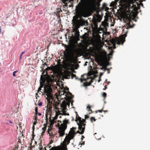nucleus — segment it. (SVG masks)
<instances>
[{
  "instance_id": "6e6552de",
  "label": "nucleus",
  "mask_w": 150,
  "mask_h": 150,
  "mask_svg": "<svg viewBox=\"0 0 150 150\" xmlns=\"http://www.w3.org/2000/svg\"><path fill=\"white\" fill-rule=\"evenodd\" d=\"M125 41V39H124V40H122L119 38H117L115 40L112 41V43L114 46L115 45L116 43L118 45H120L121 44L123 45Z\"/></svg>"
},
{
  "instance_id": "473e14b6",
  "label": "nucleus",
  "mask_w": 150,
  "mask_h": 150,
  "mask_svg": "<svg viewBox=\"0 0 150 150\" xmlns=\"http://www.w3.org/2000/svg\"><path fill=\"white\" fill-rule=\"evenodd\" d=\"M25 52V51L22 52L21 54L20 55L22 56V55Z\"/></svg>"
},
{
  "instance_id": "1a4fd4ad",
  "label": "nucleus",
  "mask_w": 150,
  "mask_h": 150,
  "mask_svg": "<svg viewBox=\"0 0 150 150\" xmlns=\"http://www.w3.org/2000/svg\"><path fill=\"white\" fill-rule=\"evenodd\" d=\"M126 25L127 26V27L126 28V29L127 30L128 29L130 28H132L133 27V26H132L131 25L130 23L128 22L126 24ZM125 29H124L122 30V32L123 33H125V34H124L123 35H124V37L125 38L127 36V34L128 32V30H127L125 32Z\"/></svg>"
},
{
  "instance_id": "8fccbe9b",
  "label": "nucleus",
  "mask_w": 150,
  "mask_h": 150,
  "mask_svg": "<svg viewBox=\"0 0 150 150\" xmlns=\"http://www.w3.org/2000/svg\"><path fill=\"white\" fill-rule=\"evenodd\" d=\"M38 90H41V88H38Z\"/></svg>"
},
{
  "instance_id": "f257e3e1",
  "label": "nucleus",
  "mask_w": 150,
  "mask_h": 150,
  "mask_svg": "<svg viewBox=\"0 0 150 150\" xmlns=\"http://www.w3.org/2000/svg\"><path fill=\"white\" fill-rule=\"evenodd\" d=\"M101 1L99 0V3ZM97 3V0H83L76 6V12L82 17H88L90 11L96 7Z\"/></svg>"
},
{
  "instance_id": "dca6fc26",
  "label": "nucleus",
  "mask_w": 150,
  "mask_h": 150,
  "mask_svg": "<svg viewBox=\"0 0 150 150\" xmlns=\"http://www.w3.org/2000/svg\"><path fill=\"white\" fill-rule=\"evenodd\" d=\"M18 71L17 70H16V71H14L13 72V76H14V77H15L16 76V73Z\"/></svg>"
},
{
  "instance_id": "bf43d9fd",
  "label": "nucleus",
  "mask_w": 150,
  "mask_h": 150,
  "mask_svg": "<svg viewBox=\"0 0 150 150\" xmlns=\"http://www.w3.org/2000/svg\"><path fill=\"white\" fill-rule=\"evenodd\" d=\"M72 145H73V144H73V143H72Z\"/></svg>"
},
{
  "instance_id": "6ab92c4d",
  "label": "nucleus",
  "mask_w": 150,
  "mask_h": 150,
  "mask_svg": "<svg viewBox=\"0 0 150 150\" xmlns=\"http://www.w3.org/2000/svg\"><path fill=\"white\" fill-rule=\"evenodd\" d=\"M106 93L105 92H104L103 94H102V96L104 98H105L106 96Z\"/></svg>"
},
{
  "instance_id": "49530a36",
  "label": "nucleus",
  "mask_w": 150,
  "mask_h": 150,
  "mask_svg": "<svg viewBox=\"0 0 150 150\" xmlns=\"http://www.w3.org/2000/svg\"><path fill=\"white\" fill-rule=\"evenodd\" d=\"M83 86H86L84 83H83Z\"/></svg>"
},
{
  "instance_id": "9b49d317",
  "label": "nucleus",
  "mask_w": 150,
  "mask_h": 150,
  "mask_svg": "<svg viewBox=\"0 0 150 150\" xmlns=\"http://www.w3.org/2000/svg\"><path fill=\"white\" fill-rule=\"evenodd\" d=\"M67 109V105H65L64 106L62 110V111L64 115H69V114L68 113L66 112Z\"/></svg>"
},
{
  "instance_id": "a211bd4d",
  "label": "nucleus",
  "mask_w": 150,
  "mask_h": 150,
  "mask_svg": "<svg viewBox=\"0 0 150 150\" xmlns=\"http://www.w3.org/2000/svg\"><path fill=\"white\" fill-rule=\"evenodd\" d=\"M35 114L37 115L38 113V109L37 107H36L35 109Z\"/></svg>"
},
{
  "instance_id": "f704fd0d",
  "label": "nucleus",
  "mask_w": 150,
  "mask_h": 150,
  "mask_svg": "<svg viewBox=\"0 0 150 150\" xmlns=\"http://www.w3.org/2000/svg\"><path fill=\"white\" fill-rule=\"evenodd\" d=\"M85 144L84 142H82L81 143V145H83Z\"/></svg>"
},
{
  "instance_id": "864d4df0",
  "label": "nucleus",
  "mask_w": 150,
  "mask_h": 150,
  "mask_svg": "<svg viewBox=\"0 0 150 150\" xmlns=\"http://www.w3.org/2000/svg\"><path fill=\"white\" fill-rule=\"evenodd\" d=\"M100 21V20H99L98 21V22H99Z\"/></svg>"
},
{
  "instance_id": "09e8293b",
  "label": "nucleus",
  "mask_w": 150,
  "mask_h": 150,
  "mask_svg": "<svg viewBox=\"0 0 150 150\" xmlns=\"http://www.w3.org/2000/svg\"><path fill=\"white\" fill-rule=\"evenodd\" d=\"M74 120V118L72 117V118L71 121H73Z\"/></svg>"
},
{
  "instance_id": "58836bf2",
  "label": "nucleus",
  "mask_w": 150,
  "mask_h": 150,
  "mask_svg": "<svg viewBox=\"0 0 150 150\" xmlns=\"http://www.w3.org/2000/svg\"><path fill=\"white\" fill-rule=\"evenodd\" d=\"M38 114V115L39 116H41V113L40 112H39Z\"/></svg>"
},
{
  "instance_id": "393cba45",
  "label": "nucleus",
  "mask_w": 150,
  "mask_h": 150,
  "mask_svg": "<svg viewBox=\"0 0 150 150\" xmlns=\"http://www.w3.org/2000/svg\"><path fill=\"white\" fill-rule=\"evenodd\" d=\"M42 105V102H40L38 104V105L39 106H41Z\"/></svg>"
},
{
  "instance_id": "c756f323",
  "label": "nucleus",
  "mask_w": 150,
  "mask_h": 150,
  "mask_svg": "<svg viewBox=\"0 0 150 150\" xmlns=\"http://www.w3.org/2000/svg\"><path fill=\"white\" fill-rule=\"evenodd\" d=\"M48 112H46V114H45V116H46V118H47V116H48Z\"/></svg>"
},
{
  "instance_id": "13d9d810",
  "label": "nucleus",
  "mask_w": 150,
  "mask_h": 150,
  "mask_svg": "<svg viewBox=\"0 0 150 150\" xmlns=\"http://www.w3.org/2000/svg\"><path fill=\"white\" fill-rule=\"evenodd\" d=\"M116 48V47L115 46L114 47V48Z\"/></svg>"
},
{
  "instance_id": "aec40b11",
  "label": "nucleus",
  "mask_w": 150,
  "mask_h": 150,
  "mask_svg": "<svg viewBox=\"0 0 150 150\" xmlns=\"http://www.w3.org/2000/svg\"><path fill=\"white\" fill-rule=\"evenodd\" d=\"M62 93H61V95H64V94H65V96L64 98H66L67 97V93L66 92H63Z\"/></svg>"
},
{
  "instance_id": "f8f14e48",
  "label": "nucleus",
  "mask_w": 150,
  "mask_h": 150,
  "mask_svg": "<svg viewBox=\"0 0 150 150\" xmlns=\"http://www.w3.org/2000/svg\"><path fill=\"white\" fill-rule=\"evenodd\" d=\"M86 122V119H82V121H81L79 123H77V124L78 125H82V124H86L85 123Z\"/></svg>"
},
{
  "instance_id": "3c124183",
  "label": "nucleus",
  "mask_w": 150,
  "mask_h": 150,
  "mask_svg": "<svg viewBox=\"0 0 150 150\" xmlns=\"http://www.w3.org/2000/svg\"><path fill=\"white\" fill-rule=\"evenodd\" d=\"M106 81H107V79H105V82H106Z\"/></svg>"
},
{
  "instance_id": "6e6d98bb",
  "label": "nucleus",
  "mask_w": 150,
  "mask_h": 150,
  "mask_svg": "<svg viewBox=\"0 0 150 150\" xmlns=\"http://www.w3.org/2000/svg\"><path fill=\"white\" fill-rule=\"evenodd\" d=\"M106 69H104V71H105V70Z\"/></svg>"
},
{
  "instance_id": "2eb2a0df",
  "label": "nucleus",
  "mask_w": 150,
  "mask_h": 150,
  "mask_svg": "<svg viewBox=\"0 0 150 150\" xmlns=\"http://www.w3.org/2000/svg\"><path fill=\"white\" fill-rule=\"evenodd\" d=\"M98 64L99 65H100V66L101 67H103V64L102 63H100L99 62V61H98V60L96 61Z\"/></svg>"
},
{
  "instance_id": "f03ea898",
  "label": "nucleus",
  "mask_w": 150,
  "mask_h": 150,
  "mask_svg": "<svg viewBox=\"0 0 150 150\" xmlns=\"http://www.w3.org/2000/svg\"><path fill=\"white\" fill-rule=\"evenodd\" d=\"M146 0H127V3L129 8L135 10L138 8V6L140 5L143 7V4L142 3L143 1Z\"/></svg>"
},
{
  "instance_id": "423d86ee",
  "label": "nucleus",
  "mask_w": 150,
  "mask_h": 150,
  "mask_svg": "<svg viewBox=\"0 0 150 150\" xmlns=\"http://www.w3.org/2000/svg\"><path fill=\"white\" fill-rule=\"evenodd\" d=\"M70 76L71 77V79H72L73 77H75L76 79H78V77L76 75L72 73L71 72L69 71H67L65 72L63 75V77L65 79H68L70 78Z\"/></svg>"
},
{
  "instance_id": "cd10ccee",
  "label": "nucleus",
  "mask_w": 150,
  "mask_h": 150,
  "mask_svg": "<svg viewBox=\"0 0 150 150\" xmlns=\"http://www.w3.org/2000/svg\"><path fill=\"white\" fill-rule=\"evenodd\" d=\"M36 123H37L36 121H35V122H34L33 123V124L34 125H36ZM34 126H33V128H34Z\"/></svg>"
},
{
  "instance_id": "5701e85b",
  "label": "nucleus",
  "mask_w": 150,
  "mask_h": 150,
  "mask_svg": "<svg viewBox=\"0 0 150 150\" xmlns=\"http://www.w3.org/2000/svg\"><path fill=\"white\" fill-rule=\"evenodd\" d=\"M75 113H76V117H78L81 120V117H80L78 115L77 112H75Z\"/></svg>"
},
{
  "instance_id": "0eeeda50",
  "label": "nucleus",
  "mask_w": 150,
  "mask_h": 150,
  "mask_svg": "<svg viewBox=\"0 0 150 150\" xmlns=\"http://www.w3.org/2000/svg\"><path fill=\"white\" fill-rule=\"evenodd\" d=\"M71 133L70 134H68L65 137L64 142L67 143V144H69L70 143L71 140L73 139L75 135L72 131H71Z\"/></svg>"
},
{
  "instance_id": "4be33fe9",
  "label": "nucleus",
  "mask_w": 150,
  "mask_h": 150,
  "mask_svg": "<svg viewBox=\"0 0 150 150\" xmlns=\"http://www.w3.org/2000/svg\"><path fill=\"white\" fill-rule=\"evenodd\" d=\"M104 111V110H98V111H96V113H97V112H102V111Z\"/></svg>"
},
{
  "instance_id": "37998d69",
  "label": "nucleus",
  "mask_w": 150,
  "mask_h": 150,
  "mask_svg": "<svg viewBox=\"0 0 150 150\" xmlns=\"http://www.w3.org/2000/svg\"><path fill=\"white\" fill-rule=\"evenodd\" d=\"M84 138V136H83V135H82V137H81V139L82 140H83V138Z\"/></svg>"
},
{
  "instance_id": "0e129e2a",
  "label": "nucleus",
  "mask_w": 150,
  "mask_h": 150,
  "mask_svg": "<svg viewBox=\"0 0 150 150\" xmlns=\"http://www.w3.org/2000/svg\"><path fill=\"white\" fill-rule=\"evenodd\" d=\"M86 63H85V65H86Z\"/></svg>"
},
{
  "instance_id": "e2e57ef3",
  "label": "nucleus",
  "mask_w": 150,
  "mask_h": 150,
  "mask_svg": "<svg viewBox=\"0 0 150 150\" xmlns=\"http://www.w3.org/2000/svg\"><path fill=\"white\" fill-rule=\"evenodd\" d=\"M86 63H85V65H86Z\"/></svg>"
},
{
  "instance_id": "a18cd8bd",
  "label": "nucleus",
  "mask_w": 150,
  "mask_h": 150,
  "mask_svg": "<svg viewBox=\"0 0 150 150\" xmlns=\"http://www.w3.org/2000/svg\"><path fill=\"white\" fill-rule=\"evenodd\" d=\"M71 6H72L71 5H69V7H71Z\"/></svg>"
},
{
  "instance_id": "e433bc0d",
  "label": "nucleus",
  "mask_w": 150,
  "mask_h": 150,
  "mask_svg": "<svg viewBox=\"0 0 150 150\" xmlns=\"http://www.w3.org/2000/svg\"><path fill=\"white\" fill-rule=\"evenodd\" d=\"M107 88V86H105V88L103 89V90H105Z\"/></svg>"
},
{
  "instance_id": "2f4dec72",
  "label": "nucleus",
  "mask_w": 150,
  "mask_h": 150,
  "mask_svg": "<svg viewBox=\"0 0 150 150\" xmlns=\"http://www.w3.org/2000/svg\"><path fill=\"white\" fill-rule=\"evenodd\" d=\"M78 79L79 80H80V81H81V83H82V82H83V80H82V79Z\"/></svg>"
},
{
  "instance_id": "c03bdc74",
  "label": "nucleus",
  "mask_w": 150,
  "mask_h": 150,
  "mask_svg": "<svg viewBox=\"0 0 150 150\" xmlns=\"http://www.w3.org/2000/svg\"><path fill=\"white\" fill-rule=\"evenodd\" d=\"M100 69H101V70H103V69H104V68H103V67H100Z\"/></svg>"
},
{
  "instance_id": "c9c22d12",
  "label": "nucleus",
  "mask_w": 150,
  "mask_h": 150,
  "mask_svg": "<svg viewBox=\"0 0 150 150\" xmlns=\"http://www.w3.org/2000/svg\"><path fill=\"white\" fill-rule=\"evenodd\" d=\"M8 122L10 123H12V121L10 120H8Z\"/></svg>"
},
{
  "instance_id": "7ed1b4c3",
  "label": "nucleus",
  "mask_w": 150,
  "mask_h": 150,
  "mask_svg": "<svg viewBox=\"0 0 150 150\" xmlns=\"http://www.w3.org/2000/svg\"><path fill=\"white\" fill-rule=\"evenodd\" d=\"M69 122L68 120L66 119L63 120V123L61 124L60 129H59L58 133H59V137H62L65 134V130L66 129L67 127V124H69Z\"/></svg>"
},
{
  "instance_id": "a878e982",
  "label": "nucleus",
  "mask_w": 150,
  "mask_h": 150,
  "mask_svg": "<svg viewBox=\"0 0 150 150\" xmlns=\"http://www.w3.org/2000/svg\"><path fill=\"white\" fill-rule=\"evenodd\" d=\"M85 119H87V118L89 117V116H88L87 115H85Z\"/></svg>"
},
{
  "instance_id": "680f3d73",
  "label": "nucleus",
  "mask_w": 150,
  "mask_h": 150,
  "mask_svg": "<svg viewBox=\"0 0 150 150\" xmlns=\"http://www.w3.org/2000/svg\"><path fill=\"white\" fill-rule=\"evenodd\" d=\"M59 122H60V121H59Z\"/></svg>"
},
{
  "instance_id": "4d7b16f0",
  "label": "nucleus",
  "mask_w": 150,
  "mask_h": 150,
  "mask_svg": "<svg viewBox=\"0 0 150 150\" xmlns=\"http://www.w3.org/2000/svg\"><path fill=\"white\" fill-rule=\"evenodd\" d=\"M59 118H61V116H59Z\"/></svg>"
},
{
  "instance_id": "412c9836",
  "label": "nucleus",
  "mask_w": 150,
  "mask_h": 150,
  "mask_svg": "<svg viewBox=\"0 0 150 150\" xmlns=\"http://www.w3.org/2000/svg\"><path fill=\"white\" fill-rule=\"evenodd\" d=\"M69 93L70 95L71 96L70 97V98L71 99H72L74 97V96L73 95H72V93H71L69 92Z\"/></svg>"
},
{
  "instance_id": "4c0bfd02",
  "label": "nucleus",
  "mask_w": 150,
  "mask_h": 150,
  "mask_svg": "<svg viewBox=\"0 0 150 150\" xmlns=\"http://www.w3.org/2000/svg\"><path fill=\"white\" fill-rule=\"evenodd\" d=\"M101 81V79H100V78H99V79L98 80V82H100V81Z\"/></svg>"
},
{
  "instance_id": "f3484780",
  "label": "nucleus",
  "mask_w": 150,
  "mask_h": 150,
  "mask_svg": "<svg viewBox=\"0 0 150 150\" xmlns=\"http://www.w3.org/2000/svg\"><path fill=\"white\" fill-rule=\"evenodd\" d=\"M93 120L94 121L96 120V119L94 117H91L90 118V120L91 122H93Z\"/></svg>"
},
{
  "instance_id": "de8ad7c7",
  "label": "nucleus",
  "mask_w": 150,
  "mask_h": 150,
  "mask_svg": "<svg viewBox=\"0 0 150 150\" xmlns=\"http://www.w3.org/2000/svg\"><path fill=\"white\" fill-rule=\"evenodd\" d=\"M108 69V74H109L110 73V71H109V69Z\"/></svg>"
},
{
  "instance_id": "72a5a7b5",
  "label": "nucleus",
  "mask_w": 150,
  "mask_h": 150,
  "mask_svg": "<svg viewBox=\"0 0 150 150\" xmlns=\"http://www.w3.org/2000/svg\"><path fill=\"white\" fill-rule=\"evenodd\" d=\"M21 59H22V56L20 55V57H19L20 61Z\"/></svg>"
},
{
  "instance_id": "5fc2aeb1",
  "label": "nucleus",
  "mask_w": 150,
  "mask_h": 150,
  "mask_svg": "<svg viewBox=\"0 0 150 150\" xmlns=\"http://www.w3.org/2000/svg\"><path fill=\"white\" fill-rule=\"evenodd\" d=\"M108 82V84H109V83H110V82L109 81Z\"/></svg>"
},
{
  "instance_id": "a19ab883",
  "label": "nucleus",
  "mask_w": 150,
  "mask_h": 150,
  "mask_svg": "<svg viewBox=\"0 0 150 150\" xmlns=\"http://www.w3.org/2000/svg\"><path fill=\"white\" fill-rule=\"evenodd\" d=\"M65 105H70V103H68V104H66L64 105V106H63V108L64 107V106Z\"/></svg>"
},
{
  "instance_id": "c85d7f7f",
  "label": "nucleus",
  "mask_w": 150,
  "mask_h": 150,
  "mask_svg": "<svg viewBox=\"0 0 150 150\" xmlns=\"http://www.w3.org/2000/svg\"><path fill=\"white\" fill-rule=\"evenodd\" d=\"M94 25H95V26L96 27H98V23H95Z\"/></svg>"
},
{
  "instance_id": "052dcab7",
  "label": "nucleus",
  "mask_w": 150,
  "mask_h": 150,
  "mask_svg": "<svg viewBox=\"0 0 150 150\" xmlns=\"http://www.w3.org/2000/svg\"><path fill=\"white\" fill-rule=\"evenodd\" d=\"M96 133H95V134H94V135H95V134H96Z\"/></svg>"
},
{
  "instance_id": "ddd939ff",
  "label": "nucleus",
  "mask_w": 150,
  "mask_h": 150,
  "mask_svg": "<svg viewBox=\"0 0 150 150\" xmlns=\"http://www.w3.org/2000/svg\"><path fill=\"white\" fill-rule=\"evenodd\" d=\"M67 6H68V5L67 4H66L64 5L63 6V10L64 11L66 10V9L68 8Z\"/></svg>"
},
{
  "instance_id": "39448f33",
  "label": "nucleus",
  "mask_w": 150,
  "mask_h": 150,
  "mask_svg": "<svg viewBox=\"0 0 150 150\" xmlns=\"http://www.w3.org/2000/svg\"><path fill=\"white\" fill-rule=\"evenodd\" d=\"M80 48L79 45L78 43L76 45H74L73 46V48L72 50V53L73 56H76L78 57L80 52Z\"/></svg>"
},
{
  "instance_id": "9d476101",
  "label": "nucleus",
  "mask_w": 150,
  "mask_h": 150,
  "mask_svg": "<svg viewBox=\"0 0 150 150\" xmlns=\"http://www.w3.org/2000/svg\"><path fill=\"white\" fill-rule=\"evenodd\" d=\"M58 115H57L56 114L55 116L54 117H52L53 118V119L52 120L51 119V117L50 116V121L51 123H54V121L55 120H56L57 118Z\"/></svg>"
},
{
  "instance_id": "b1692460",
  "label": "nucleus",
  "mask_w": 150,
  "mask_h": 150,
  "mask_svg": "<svg viewBox=\"0 0 150 150\" xmlns=\"http://www.w3.org/2000/svg\"><path fill=\"white\" fill-rule=\"evenodd\" d=\"M104 73L100 72V74L99 78H100L103 75Z\"/></svg>"
},
{
  "instance_id": "603ef678",
  "label": "nucleus",
  "mask_w": 150,
  "mask_h": 150,
  "mask_svg": "<svg viewBox=\"0 0 150 150\" xmlns=\"http://www.w3.org/2000/svg\"><path fill=\"white\" fill-rule=\"evenodd\" d=\"M71 105H73L72 103V102H71Z\"/></svg>"
},
{
  "instance_id": "ea45409f",
  "label": "nucleus",
  "mask_w": 150,
  "mask_h": 150,
  "mask_svg": "<svg viewBox=\"0 0 150 150\" xmlns=\"http://www.w3.org/2000/svg\"><path fill=\"white\" fill-rule=\"evenodd\" d=\"M35 136V135H34V136H33V137H32V140H34V137Z\"/></svg>"
},
{
  "instance_id": "79ce46f5",
  "label": "nucleus",
  "mask_w": 150,
  "mask_h": 150,
  "mask_svg": "<svg viewBox=\"0 0 150 150\" xmlns=\"http://www.w3.org/2000/svg\"><path fill=\"white\" fill-rule=\"evenodd\" d=\"M35 120L36 121H37V118L36 117H35Z\"/></svg>"
},
{
  "instance_id": "4468645a",
  "label": "nucleus",
  "mask_w": 150,
  "mask_h": 150,
  "mask_svg": "<svg viewBox=\"0 0 150 150\" xmlns=\"http://www.w3.org/2000/svg\"><path fill=\"white\" fill-rule=\"evenodd\" d=\"M87 108L88 109V111H92V110H91V106L88 105L87 106Z\"/></svg>"
},
{
  "instance_id": "20e7f679",
  "label": "nucleus",
  "mask_w": 150,
  "mask_h": 150,
  "mask_svg": "<svg viewBox=\"0 0 150 150\" xmlns=\"http://www.w3.org/2000/svg\"><path fill=\"white\" fill-rule=\"evenodd\" d=\"M86 125V124H82L81 125H79L78 129L81 132H80L79 130H78L76 132H75V130L76 129V128L75 127H73L72 128H71L70 129L71 131H72V132L74 133V134L75 135L77 133H79L81 134H82L84 132V131L85 129V126Z\"/></svg>"
},
{
  "instance_id": "bb28decb",
  "label": "nucleus",
  "mask_w": 150,
  "mask_h": 150,
  "mask_svg": "<svg viewBox=\"0 0 150 150\" xmlns=\"http://www.w3.org/2000/svg\"><path fill=\"white\" fill-rule=\"evenodd\" d=\"M46 127H47L46 126H45V127H43L42 128V129L44 130V131H45V130L46 129Z\"/></svg>"
},
{
  "instance_id": "7c9ffc66",
  "label": "nucleus",
  "mask_w": 150,
  "mask_h": 150,
  "mask_svg": "<svg viewBox=\"0 0 150 150\" xmlns=\"http://www.w3.org/2000/svg\"><path fill=\"white\" fill-rule=\"evenodd\" d=\"M59 115H64L63 112H62V113L59 112Z\"/></svg>"
}]
</instances>
